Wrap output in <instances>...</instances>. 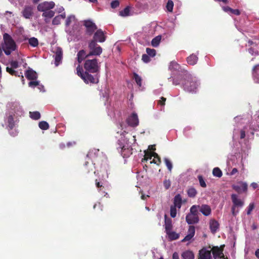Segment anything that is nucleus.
Segmentation results:
<instances>
[{
  "label": "nucleus",
  "instance_id": "4be33fe9",
  "mask_svg": "<svg viewBox=\"0 0 259 259\" xmlns=\"http://www.w3.org/2000/svg\"><path fill=\"white\" fill-rule=\"evenodd\" d=\"M182 204V198L180 194H177L174 198V206L177 207L179 209L181 207Z\"/></svg>",
  "mask_w": 259,
  "mask_h": 259
},
{
  "label": "nucleus",
  "instance_id": "9d476101",
  "mask_svg": "<svg viewBox=\"0 0 259 259\" xmlns=\"http://www.w3.org/2000/svg\"><path fill=\"white\" fill-rule=\"evenodd\" d=\"M127 122L128 124L131 126L135 127L137 126L139 124V119L137 114L135 113H132L127 118Z\"/></svg>",
  "mask_w": 259,
  "mask_h": 259
},
{
  "label": "nucleus",
  "instance_id": "6e6d98bb",
  "mask_svg": "<svg viewBox=\"0 0 259 259\" xmlns=\"http://www.w3.org/2000/svg\"><path fill=\"white\" fill-rule=\"evenodd\" d=\"M10 64L11 67L14 69H16L19 67V63L17 61H12L10 62Z\"/></svg>",
  "mask_w": 259,
  "mask_h": 259
},
{
  "label": "nucleus",
  "instance_id": "a19ab883",
  "mask_svg": "<svg viewBox=\"0 0 259 259\" xmlns=\"http://www.w3.org/2000/svg\"><path fill=\"white\" fill-rule=\"evenodd\" d=\"M130 14V8L129 7H125L123 10L119 12V15L122 17L128 16Z\"/></svg>",
  "mask_w": 259,
  "mask_h": 259
},
{
  "label": "nucleus",
  "instance_id": "ea45409f",
  "mask_svg": "<svg viewBox=\"0 0 259 259\" xmlns=\"http://www.w3.org/2000/svg\"><path fill=\"white\" fill-rule=\"evenodd\" d=\"M39 127L42 130H47L49 128V123L45 121H41L39 122Z\"/></svg>",
  "mask_w": 259,
  "mask_h": 259
},
{
  "label": "nucleus",
  "instance_id": "338daca9",
  "mask_svg": "<svg viewBox=\"0 0 259 259\" xmlns=\"http://www.w3.org/2000/svg\"><path fill=\"white\" fill-rule=\"evenodd\" d=\"M238 172V170L236 168H234L230 172L231 175H234Z\"/></svg>",
  "mask_w": 259,
  "mask_h": 259
},
{
  "label": "nucleus",
  "instance_id": "3c124183",
  "mask_svg": "<svg viewBox=\"0 0 259 259\" xmlns=\"http://www.w3.org/2000/svg\"><path fill=\"white\" fill-rule=\"evenodd\" d=\"M254 208V203H250L249 206L247 207V214L249 215L251 214V211Z\"/></svg>",
  "mask_w": 259,
  "mask_h": 259
},
{
  "label": "nucleus",
  "instance_id": "8fccbe9b",
  "mask_svg": "<svg viewBox=\"0 0 259 259\" xmlns=\"http://www.w3.org/2000/svg\"><path fill=\"white\" fill-rule=\"evenodd\" d=\"M33 81H30L28 83V85L29 87L31 88H35L36 86H39V82L38 81L34 80Z\"/></svg>",
  "mask_w": 259,
  "mask_h": 259
},
{
  "label": "nucleus",
  "instance_id": "e2e57ef3",
  "mask_svg": "<svg viewBox=\"0 0 259 259\" xmlns=\"http://www.w3.org/2000/svg\"><path fill=\"white\" fill-rule=\"evenodd\" d=\"M71 17H68L66 20V25L67 26L69 25L71 23Z\"/></svg>",
  "mask_w": 259,
  "mask_h": 259
},
{
  "label": "nucleus",
  "instance_id": "f03ea898",
  "mask_svg": "<svg viewBox=\"0 0 259 259\" xmlns=\"http://www.w3.org/2000/svg\"><path fill=\"white\" fill-rule=\"evenodd\" d=\"M76 73L86 84H97L99 81V73L92 74L89 71H83L80 65L76 68Z\"/></svg>",
  "mask_w": 259,
  "mask_h": 259
},
{
  "label": "nucleus",
  "instance_id": "c9c22d12",
  "mask_svg": "<svg viewBox=\"0 0 259 259\" xmlns=\"http://www.w3.org/2000/svg\"><path fill=\"white\" fill-rule=\"evenodd\" d=\"M28 42L29 44L33 47H36L38 45V39L34 37H32L29 38L28 40Z\"/></svg>",
  "mask_w": 259,
  "mask_h": 259
},
{
  "label": "nucleus",
  "instance_id": "1a4fd4ad",
  "mask_svg": "<svg viewBox=\"0 0 259 259\" xmlns=\"http://www.w3.org/2000/svg\"><path fill=\"white\" fill-rule=\"evenodd\" d=\"M55 5V3L53 2H45L39 4L37 7V9L38 11L44 12L54 8Z\"/></svg>",
  "mask_w": 259,
  "mask_h": 259
},
{
  "label": "nucleus",
  "instance_id": "0e129e2a",
  "mask_svg": "<svg viewBox=\"0 0 259 259\" xmlns=\"http://www.w3.org/2000/svg\"><path fill=\"white\" fill-rule=\"evenodd\" d=\"M245 137V132L243 130L240 131V138L241 139H244Z\"/></svg>",
  "mask_w": 259,
  "mask_h": 259
},
{
  "label": "nucleus",
  "instance_id": "a18cd8bd",
  "mask_svg": "<svg viewBox=\"0 0 259 259\" xmlns=\"http://www.w3.org/2000/svg\"><path fill=\"white\" fill-rule=\"evenodd\" d=\"M198 179L199 180V182L201 187L203 188H206V184L203 177L201 175H199L198 176Z\"/></svg>",
  "mask_w": 259,
  "mask_h": 259
},
{
  "label": "nucleus",
  "instance_id": "72a5a7b5",
  "mask_svg": "<svg viewBox=\"0 0 259 259\" xmlns=\"http://www.w3.org/2000/svg\"><path fill=\"white\" fill-rule=\"evenodd\" d=\"M133 78L135 79L137 85L141 87L142 86V79L137 73L134 72L133 73Z\"/></svg>",
  "mask_w": 259,
  "mask_h": 259
},
{
  "label": "nucleus",
  "instance_id": "052dcab7",
  "mask_svg": "<svg viewBox=\"0 0 259 259\" xmlns=\"http://www.w3.org/2000/svg\"><path fill=\"white\" fill-rule=\"evenodd\" d=\"M194 236L191 235H189V234H187L185 237L182 240V242H185L186 241H190Z\"/></svg>",
  "mask_w": 259,
  "mask_h": 259
},
{
  "label": "nucleus",
  "instance_id": "393cba45",
  "mask_svg": "<svg viewBox=\"0 0 259 259\" xmlns=\"http://www.w3.org/2000/svg\"><path fill=\"white\" fill-rule=\"evenodd\" d=\"M152 157H154L155 159H153L152 161L150 162V163H155L157 165H159L161 163V159L158 154L155 152L151 153L150 155L149 159H151Z\"/></svg>",
  "mask_w": 259,
  "mask_h": 259
},
{
  "label": "nucleus",
  "instance_id": "5fc2aeb1",
  "mask_svg": "<svg viewBox=\"0 0 259 259\" xmlns=\"http://www.w3.org/2000/svg\"><path fill=\"white\" fill-rule=\"evenodd\" d=\"M142 60L145 63H148L150 61V58L147 54H143L142 55Z\"/></svg>",
  "mask_w": 259,
  "mask_h": 259
},
{
  "label": "nucleus",
  "instance_id": "a211bd4d",
  "mask_svg": "<svg viewBox=\"0 0 259 259\" xmlns=\"http://www.w3.org/2000/svg\"><path fill=\"white\" fill-rule=\"evenodd\" d=\"M212 253L214 257H224V255L223 253V249L218 246H213L211 249Z\"/></svg>",
  "mask_w": 259,
  "mask_h": 259
},
{
  "label": "nucleus",
  "instance_id": "4468645a",
  "mask_svg": "<svg viewBox=\"0 0 259 259\" xmlns=\"http://www.w3.org/2000/svg\"><path fill=\"white\" fill-rule=\"evenodd\" d=\"M200 212H201L204 216H209L211 213V208L210 206L207 204H202L199 205Z\"/></svg>",
  "mask_w": 259,
  "mask_h": 259
},
{
  "label": "nucleus",
  "instance_id": "5701e85b",
  "mask_svg": "<svg viewBox=\"0 0 259 259\" xmlns=\"http://www.w3.org/2000/svg\"><path fill=\"white\" fill-rule=\"evenodd\" d=\"M6 71H7V72H8L9 74H10L12 75H14V76H21V79H22V82H23V84H24V76H23L22 72H20V74L21 75H19L18 72L15 71L14 69V68H13L12 67H6Z\"/></svg>",
  "mask_w": 259,
  "mask_h": 259
},
{
  "label": "nucleus",
  "instance_id": "f257e3e1",
  "mask_svg": "<svg viewBox=\"0 0 259 259\" xmlns=\"http://www.w3.org/2000/svg\"><path fill=\"white\" fill-rule=\"evenodd\" d=\"M172 82L176 85L182 84L184 90L190 93L196 92L198 87L197 82L189 75H178Z\"/></svg>",
  "mask_w": 259,
  "mask_h": 259
},
{
  "label": "nucleus",
  "instance_id": "ddd939ff",
  "mask_svg": "<svg viewBox=\"0 0 259 259\" xmlns=\"http://www.w3.org/2000/svg\"><path fill=\"white\" fill-rule=\"evenodd\" d=\"M239 185H234L233 188L236 192L241 193L242 192H246L247 190V184L245 182H240Z\"/></svg>",
  "mask_w": 259,
  "mask_h": 259
},
{
  "label": "nucleus",
  "instance_id": "864d4df0",
  "mask_svg": "<svg viewBox=\"0 0 259 259\" xmlns=\"http://www.w3.org/2000/svg\"><path fill=\"white\" fill-rule=\"evenodd\" d=\"M163 186L166 190L168 189L171 186V182L169 180H165L163 181Z\"/></svg>",
  "mask_w": 259,
  "mask_h": 259
},
{
  "label": "nucleus",
  "instance_id": "473e14b6",
  "mask_svg": "<svg viewBox=\"0 0 259 259\" xmlns=\"http://www.w3.org/2000/svg\"><path fill=\"white\" fill-rule=\"evenodd\" d=\"M197 194V190L193 187L189 188L187 190V194L189 197L194 198Z\"/></svg>",
  "mask_w": 259,
  "mask_h": 259
},
{
  "label": "nucleus",
  "instance_id": "4c0bfd02",
  "mask_svg": "<svg viewBox=\"0 0 259 259\" xmlns=\"http://www.w3.org/2000/svg\"><path fill=\"white\" fill-rule=\"evenodd\" d=\"M55 12L52 10H48L44 13L42 14V16L44 17L51 18L54 16Z\"/></svg>",
  "mask_w": 259,
  "mask_h": 259
},
{
  "label": "nucleus",
  "instance_id": "dca6fc26",
  "mask_svg": "<svg viewBox=\"0 0 259 259\" xmlns=\"http://www.w3.org/2000/svg\"><path fill=\"white\" fill-rule=\"evenodd\" d=\"M121 148V154L123 158H127L133 153L132 147H126L125 146L120 147Z\"/></svg>",
  "mask_w": 259,
  "mask_h": 259
},
{
  "label": "nucleus",
  "instance_id": "412c9836",
  "mask_svg": "<svg viewBox=\"0 0 259 259\" xmlns=\"http://www.w3.org/2000/svg\"><path fill=\"white\" fill-rule=\"evenodd\" d=\"M15 115H9L7 119V123H8L7 127L9 130H12L15 124V121L14 120V116Z\"/></svg>",
  "mask_w": 259,
  "mask_h": 259
},
{
  "label": "nucleus",
  "instance_id": "c03bdc74",
  "mask_svg": "<svg viewBox=\"0 0 259 259\" xmlns=\"http://www.w3.org/2000/svg\"><path fill=\"white\" fill-rule=\"evenodd\" d=\"M177 207L171 205L170 206V214L171 217L174 218L176 217L177 215Z\"/></svg>",
  "mask_w": 259,
  "mask_h": 259
},
{
  "label": "nucleus",
  "instance_id": "f704fd0d",
  "mask_svg": "<svg viewBox=\"0 0 259 259\" xmlns=\"http://www.w3.org/2000/svg\"><path fill=\"white\" fill-rule=\"evenodd\" d=\"M161 36L160 35H158L154 37L151 41V44L153 47H157L161 40Z\"/></svg>",
  "mask_w": 259,
  "mask_h": 259
},
{
  "label": "nucleus",
  "instance_id": "2eb2a0df",
  "mask_svg": "<svg viewBox=\"0 0 259 259\" xmlns=\"http://www.w3.org/2000/svg\"><path fill=\"white\" fill-rule=\"evenodd\" d=\"M62 55H63L62 49L60 47L57 48L56 51H55V60L56 66H58L59 65V63L61 61V60L62 59Z\"/></svg>",
  "mask_w": 259,
  "mask_h": 259
},
{
  "label": "nucleus",
  "instance_id": "a878e982",
  "mask_svg": "<svg viewBox=\"0 0 259 259\" xmlns=\"http://www.w3.org/2000/svg\"><path fill=\"white\" fill-rule=\"evenodd\" d=\"M211 251L209 250H201L199 252V259H210Z\"/></svg>",
  "mask_w": 259,
  "mask_h": 259
},
{
  "label": "nucleus",
  "instance_id": "6ab92c4d",
  "mask_svg": "<svg viewBox=\"0 0 259 259\" xmlns=\"http://www.w3.org/2000/svg\"><path fill=\"white\" fill-rule=\"evenodd\" d=\"M219 228V224L218 221L215 220H211L209 222V228L212 233H216L217 230Z\"/></svg>",
  "mask_w": 259,
  "mask_h": 259
},
{
  "label": "nucleus",
  "instance_id": "69168bd1",
  "mask_svg": "<svg viewBox=\"0 0 259 259\" xmlns=\"http://www.w3.org/2000/svg\"><path fill=\"white\" fill-rule=\"evenodd\" d=\"M172 259H180L179 254L177 252H175L172 254Z\"/></svg>",
  "mask_w": 259,
  "mask_h": 259
},
{
  "label": "nucleus",
  "instance_id": "de8ad7c7",
  "mask_svg": "<svg viewBox=\"0 0 259 259\" xmlns=\"http://www.w3.org/2000/svg\"><path fill=\"white\" fill-rule=\"evenodd\" d=\"M146 53L150 57H154L156 55V51L154 49L147 48L146 49Z\"/></svg>",
  "mask_w": 259,
  "mask_h": 259
},
{
  "label": "nucleus",
  "instance_id": "603ef678",
  "mask_svg": "<svg viewBox=\"0 0 259 259\" xmlns=\"http://www.w3.org/2000/svg\"><path fill=\"white\" fill-rule=\"evenodd\" d=\"M60 18H61L60 15L55 17L52 21V24L53 25L59 24L60 23Z\"/></svg>",
  "mask_w": 259,
  "mask_h": 259
},
{
  "label": "nucleus",
  "instance_id": "423d86ee",
  "mask_svg": "<svg viewBox=\"0 0 259 259\" xmlns=\"http://www.w3.org/2000/svg\"><path fill=\"white\" fill-rule=\"evenodd\" d=\"M88 47L90 50L88 56H100L102 53V48L94 40L89 41Z\"/></svg>",
  "mask_w": 259,
  "mask_h": 259
},
{
  "label": "nucleus",
  "instance_id": "f3484780",
  "mask_svg": "<svg viewBox=\"0 0 259 259\" xmlns=\"http://www.w3.org/2000/svg\"><path fill=\"white\" fill-rule=\"evenodd\" d=\"M25 75L28 80H36L37 78L36 72L31 69L26 70L25 73Z\"/></svg>",
  "mask_w": 259,
  "mask_h": 259
},
{
  "label": "nucleus",
  "instance_id": "f8f14e48",
  "mask_svg": "<svg viewBox=\"0 0 259 259\" xmlns=\"http://www.w3.org/2000/svg\"><path fill=\"white\" fill-rule=\"evenodd\" d=\"M186 221L189 225L197 224L199 221L198 215H194L190 213L187 214Z\"/></svg>",
  "mask_w": 259,
  "mask_h": 259
},
{
  "label": "nucleus",
  "instance_id": "9b49d317",
  "mask_svg": "<svg viewBox=\"0 0 259 259\" xmlns=\"http://www.w3.org/2000/svg\"><path fill=\"white\" fill-rule=\"evenodd\" d=\"M23 16L26 19H30L33 15V8L31 6H25L22 12Z\"/></svg>",
  "mask_w": 259,
  "mask_h": 259
},
{
  "label": "nucleus",
  "instance_id": "2f4dec72",
  "mask_svg": "<svg viewBox=\"0 0 259 259\" xmlns=\"http://www.w3.org/2000/svg\"><path fill=\"white\" fill-rule=\"evenodd\" d=\"M198 210L200 211V208L199 205H193L190 209V212L191 214L194 215H198Z\"/></svg>",
  "mask_w": 259,
  "mask_h": 259
},
{
  "label": "nucleus",
  "instance_id": "7ed1b4c3",
  "mask_svg": "<svg viewBox=\"0 0 259 259\" xmlns=\"http://www.w3.org/2000/svg\"><path fill=\"white\" fill-rule=\"evenodd\" d=\"M2 48L5 54L9 56L13 51H15L17 46L12 36L7 33L3 34V42L2 43Z\"/></svg>",
  "mask_w": 259,
  "mask_h": 259
},
{
  "label": "nucleus",
  "instance_id": "49530a36",
  "mask_svg": "<svg viewBox=\"0 0 259 259\" xmlns=\"http://www.w3.org/2000/svg\"><path fill=\"white\" fill-rule=\"evenodd\" d=\"M259 67V64L256 65L253 67V71L254 72L253 76L257 79L256 82L259 83V74H258L256 72V70Z\"/></svg>",
  "mask_w": 259,
  "mask_h": 259
},
{
  "label": "nucleus",
  "instance_id": "b1692460",
  "mask_svg": "<svg viewBox=\"0 0 259 259\" xmlns=\"http://www.w3.org/2000/svg\"><path fill=\"white\" fill-rule=\"evenodd\" d=\"M77 56V61L80 63L85 58H88L90 56H88L84 50H81L78 52Z\"/></svg>",
  "mask_w": 259,
  "mask_h": 259
},
{
  "label": "nucleus",
  "instance_id": "bf43d9fd",
  "mask_svg": "<svg viewBox=\"0 0 259 259\" xmlns=\"http://www.w3.org/2000/svg\"><path fill=\"white\" fill-rule=\"evenodd\" d=\"M194 236L191 235H189V234H187L185 237L182 240V242H185L186 241H190Z\"/></svg>",
  "mask_w": 259,
  "mask_h": 259
},
{
  "label": "nucleus",
  "instance_id": "6e6552de",
  "mask_svg": "<svg viewBox=\"0 0 259 259\" xmlns=\"http://www.w3.org/2000/svg\"><path fill=\"white\" fill-rule=\"evenodd\" d=\"M106 32L103 31L102 29H99L94 33L93 39L92 40H94L96 42H103L106 39V36L105 35Z\"/></svg>",
  "mask_w": 259,
  "mask_h": 259
},
{
  "label": "nucleus",
  "instance_id": "bb28decb",
  "mask_svg": "<svg viewBox=\"0 0 259 259\" xmlns=\"http://www.w3.org/2000/svg\"><path fill=\"white\" fill-rule=\"evenodd\" d=\"M198 59L197 55L193 54L187 57V61L189 64L194 65L197 62Z\"/></svg>",
  "mask_w": 259,
  "mask_h": 259
},
{
  "label": "nucleus",
  "instance_id": "09e8293b",
  "mask_svg": "<svg viewBox=\"0 0 259 259\" xmlns=\"http://www.w3.org/2000/svg\"><path fill=\"white\" fill-rule=\"evenodd\" d=\"M195 228L194 226H189L188 230V234L191 235L193 236L195 235Z\"/></svg>",
  "mask_w": 259,
  "mask_h": 259
},
{
  "label": "nucleus",
  "instance_id": "20e7f679",
  "mask_svg": "<svg viewBox=\"0 0 259 259\" xmlns=\"http://www.w3.org/2000/svg\"><path fill=\"white\" fill-rule=\"evenodd\" d=\"M85 71L92 73H99L100 66L97 59H87L84 63Z\"/></svg>",
  "mask_w": 259,
  "mask_h": 259
},
{
  "label": "nucleus",
  "instance_id": "39448f33",
  "mask_svg": "<svg viewBox=\"0 0 259 259\" xmlns=\"http://www.w3.org/2000/svg\"><path fill=\"white\" fill-rule=\"evenodd\" d=\"M233 205L231 208V212L233 216H236L239 212L237 208L242 207L244 205V201L239 198L238 196L235 194H232L231 196Z\"/></svg>",
  "mask_w": 259,
  "mask_h": 259
},
{
  "label": "nucleus",
  "instance_id": "0eeeda50",
  "mask_svg": "<svg viewBox=\"0 0 259 259\" xmlns=\"http://www.w3.org/2000/svg\"><path fill=\"white\" fill-rule=\"evenodd\" d=\"M83 25L86 28V33L89 35H92L95 31L97 29V25L90 20H84Z\"/></svg>",
  "mask_w": 259,
  "mask_h": 259
},
{
  "label": "nucleus",
  "instance_id": "7c9ffc66",
  "mask_svg": "<svg viewBox=\"0 0 259 259\" xmlns=\"http://www.w3.org/2000/svg\"><path fill=\"white\" fill-rule=\"evenodd\" d=\"M166 233L168 235V237L169 240L171 241L178 239L180 236L179 234L174 231H170L169 232H168Z\"/></svg>",
  "mask_w": 259,
  "mask_h": 259
},
{
  "label": "nucleus",
  "instance_id": "37998d69",
  "mask_svg": "<svg viewBox=\"0 0 259 259\" xmlns=\"http://www.w3.org/2000/svg\"><path fill=\"white\" fill-rule=\"evenodd\" d=\"M167 10L169 12H172L174 8V3L171 0H168L166 6Z\"/></svg>",
  "mask_w": 259,
  "mask_h": 259
},
{
  "label": "nucleus",
  "instance_id": "13d9d810",
  "mask_svg": "<svg viewBox=\"0 0 259 259\" xmlns=\"http://www.w3.org/2000/svg\"><path fill=\"white\" fill-rule=\"evenodd\" d=\"M166 99L163 97H161L160 100L158 101V104L161 106H164L165 104Z\"/></svg>",
  "mask_w": 259,
  "mask_h": 259
},
{
  "label": "nucleus",
  "instance_id": "774afa93",
  "mask_svg": "<svg viewBox=\"0 0 259 259\" xmlns=\"http://www.w3.org/2000/svg\"><path fill=\"white\" fill-rule=\"evenodd\" d=\"M251 186L253 189H255L258 187V185L257 183L253 182L251 184Z\"/></svg>",
  "mask_w": 259,
  "mask_h": 259
},
{
  "label": "nucleus",
  "instance_id": "c756f323",
  "mask_svg": "<svg viewBox=\"0 0 259 259\" xmlns=\"http://www.w3.org/2000/svg\"><path fill=\"white\" fill-rule=\"evenodd\" d=\"M182 259H194V254L192 251L187 250L182 254Z\"/></svg>",
  "mask_w": 259,
  "mask_h": 259
},
{
  "label": "nucleus",
  "instance_id": "cd10ccee",
  "mask_svg": "<svg viewBox=\"0 0 259 259\" xmlns=\"http://www.w3.org/2000/svg\"><path fill=\"white\" fill-rule=\"evenodd\" d=\"M96 186L97 188H99V191L102 192L103 194H104V196H106L108 195L107 193L105 192V190H107V186L103 185L102 183L100 182H98L97 180H96Z\"/></svg>",
  "mask_w": 259,
  "mask_h": 259
},
{
  "label": "nucleus",
  "instance_id": "4d7b16f0",
  "mask_svg": "<svg viewBox=\"0 0 259 259\" xmlns=\"http://www.w3.org/2000/svg\"><path fill=\"white\" fill-rule=\"evenodd\" d=\"M119 6V2L117 0H115L111 3V7L112 8L115 9Z\"/></svg>",
  "mask_w": 259,
  "mask_h": 259
},
{
  "label": "nucleus",
  "instance_id": "79ce46f5",
  "mask_svg": "<svg viewBox=\"0 0 259 259\" xmlns=\"http://www.w3.org/2000/svg\"><path fill=\"white\" fill-rule=\"evenodd\" d=\"M164 161L169 170V172L171 171L172 168V164L171 161L169 159H168L167 158H164Z\"/></svg>",
  "mask_w": 259,
  "mask_h": 259
},
{
  "label": "nucleus",
  "instance_id": "680f3d73",
  "mask_svg": "<svg viewBox=\"0 0 259 259\" xmlns=\"http://www.w3.org/2000/svg\"><path fill=\"white\" fill-rule=\"evenodd\" d=\"M192 130V127L190 126H187L186 127L184 130V134L188 136L189 134V132Z\"/></svg>",
  "mask_w": 259,
  "mask_h": 259
},
{
  "label": "nucleus",
  "instance_id": "aec40b11",
  "mask_svg": "<svg viewBox=\"0 0 259 259\" xmlns=\"http://www.w3.org/2000/svg\"><path fill=\"white\" fill-rule=\"evenodd\" d=\"M164 219H165V232L167 233L168 232H169L170 231H171L172 228V221L170 218H168L167 217V215L165 214L164 215Z\"/></svg>",
  "mask_w": 259,
  "mask_h": 259
},
{
  "label": "nucleus",
  "instance_id": "e433bc0d",
  "mask_svg": "<svg viewBox=\"0 0 259 259\" xmlns=\"http://www.w3.org/2000/svg\"><path fill=\"white\" fill-rule=\"evenodd\" d=\"M212 174L213 176L218 178H221L223 175L222 170L219 167H215L213 169Z\"/></svg>",
  "mask_w": 259,
  "mask_h": 259
},
{
  "label": "nucleus",
  "instance_id": "58836bf2",
  "mask_svg": "<svg viewBox=\"0 0 259 259\" xmlns=\"http://www.w3.org/2000/svg\"><path fill=\"white\" fill-rule=\"evenodd\" d=\"M30 117L34 119L37 120L40 118V114L38 111L30 112Z\"/></svg>",
  "mask_w": 259,
  "mask_h": 259
},
{
  "label": "nucleus",
  "instance_id": "c85d7f7f",
  "mask_svg": "<svg viewBox=\"0 0 259 259\" xmlns=\"http://www.w3.org/2000/svg\"><path fill=\"white\" fill-rule=\"evenodd\" d=\"M223 9L226 12H230L236 16H238L240 14V12L238 9H233L228 6L224 7Z\"/></svg>",
  "mask_w": 259,
  "mask_h": 259
}]
</instances>
